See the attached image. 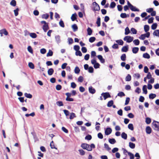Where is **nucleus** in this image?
I'll return each mask as SVG.
<instances>
[{"instance_id": "1", "label": "nucleus", "mask_w": 159, "mask_h": 159, "mask_svg": "<svg viewBox=\"0 0 159 159\" xmlns=\"http://www.w3.org/2000/svg\"><path fill=\"white\" fill-rule=\"evenodd\" d=\"M81 147L84 149H86L89 151H92L93 148H95V146L93 143L89 145L87 143H83L81 144Z\"/></svg>"}, {"instance_id": "2", "label": "nucleus", "mask_w": 159, "mask_h": 159, "mask_svg": "<svg viewBox=\"0 0 159 159\" xmlns=\"http://www.w3.org/2000/svg\"><path fill=\"white\" fill-rule=\"evenodd\" d=\"M153 126H154L153 127V129L157 131H159V122L154 120L152 123Z\"/></svg>"}, {"instance_id": "3", "label": "nucleus", "mask_w": 159, "mask_h": 159, "mask_svg": "<svg viewBox=\"0 0 159 159\" xmlns=\"http://www.w3.org/2000/svg\"><path fill=\"white\" fill-rule=\"evenodd\" d=\"M134 38L129 36H125L123 39L124 41H126L127 43H130L133 40Z\"/></svg>"}, {"instance_id": "4", "label": "nucleus", "mask_w": 159, "mask_h": 159, "mask_svg": "<svg viewBox=\"0 0 159 159\" xmlns=\"http://www.w3.org/2000/svg\"><path fill=\"white\" fill-rule=\"evenodd\" d=\"M93 10L95 11H98L100 10L99 5L96 2H94L93 3Z\"/></svg>"}, {"instance_id": "5", "label": "nucleus", "mask_w": 159, "mask_h": 159, "mask_svg": "<svg viewBox=\"0 0 159 159\" xmlns=\"http://www.w3.org/2000/svg\"><path fill=\"white\" fill-rule=\"evenodd\" d=\"M101 95L103 96L104 99L105 100L108 98L111 97V95L108 92L103 93L101 94Z\"/></svg>"}, {"instance_id": "6", "label": "nucleus", "mask_w": 159, "mask_h": 159, "mask_svg": "<svg viewBox=\"0 0 159 159\" xmlns=\"http://www.w3.org/2000/svg\"><path fill=\"white\" fill-rule=\"evenodd\" d=\"M112 129L110 128H107L105 130V133L106 135H109L111 133Z\"/></svg>"}, {"instance_id": "7", "label": "nucleus", "mask_w": 159, "mask_h": 159, "mask_svg": "<svg viewBox=\"0 0 159 159\" xmlns=\"http://www.w3.org/2000/svg\"><path fill=\"white\" fill-rule=\"evenodd\" d=\"M2 34H4L5 35H7L8 34V33L5 29H3L0 30V34L1 36H2Z\"/></svg>"}, {"instance_id": "8", "label": "nucleus", "mask_w": 159, "mask_h": 159, "mask_svg": "<svg viewBox=\"0 0 159 159\" xmlns=\"http://www.w3.org/2000/svg\"><path fill=\"white\" fill-rule=\"evenodd\" d=\"M130 9L133 11H139V10L136 8L135 7L132 5L130 7Z\"/></svg>"}, {"instance_id": "9", "label": "nucleus", "mask_w": 159, "mask_h": 159, "mask_svg": "<svg viewBox=\"0 0 159 159\" xmlns=\"http://www.w3.org/2000/svg\"><path fill=\"white\" fill-rule=\"evenodd\" d=\"M89 92L92 94H94L96 92L95 89L92 86H90L89 87Z\"/></svg>"}, {"instance_id": "10", "label": "nucleus", "mask_w": 159, "mask_h": 159, "mask_svg": "<svg viewBox=\"0 0 159 159\" xmlns=\"http://www.w3.org/2000/svg\"><path fill=\"white\" fill-rule=\"evenodd\" d=\"M55 39L57 44L61 42L60 36L59 35H57L55 37Z\"/></svg>"}, {"instance_id": "11", "label": "nucleus", "mask_w": 159, "mask_h": 159, "mask_svg": "<svg viewBox=\"0 0 159 159\" xmlns=\"http://www.w3.org/2000/svg\"><path fill=\"white\" fill-rule=\"evenodd\" d=\"M152 131V129L150 126H148L146 128V132L147 134H150L151 133Z\"/></svg>"}, {"instance_id": "12", "label": "nucleus", "mask_w": 159, "mask_h": 159, "mask_svg": "<svg viewBox=\"0 0 159 159\" xmlns=\"http://www.w3.org/2000/svg\"><path fill=\"white\" fill-rule=\"evenodd\" d=\"M49 28L48 24L46 25H44L43 26V29L45 32H47Z\"/></svg>"}, {"instance_id": "13", "label": "nucleus", "mask_w": 159, "mask_h": 159, "mask_svg": "<svg viewBox=\"0 0 159 159\" xmlns=\"http://www.w3.org/2000/svg\"><path fill=\"white\" fill-rule=\"evenodd\" d=\"M77 16V15L76 13H75L73 14L71 16V20L72 21H75L76 19Z\"/></svg>"}, {"instance_id": "14", "label": "nucleus", "mask_w": 159, "mask_h": 159, "mask_svg": "<svg viewBox=\"0 0 159 159\" xmlns=\"http://www.w3.org/2000/svg\"><path fill=\"white\" fill-rule=\"evenodd\" d=\"M72 28L74 32H75L78 30V27L76 24H74L72 25Z\"/></svg>"}, {"instance_id": "15", "label": "nucleus", "mask_w": 159, "mask_h": 159, "mask_svg": "<svg viewBox=\"0 0 159 159\" xmlns=\"http://www.w3.org/2000/svg\"><path fill=\"white\" fill-rule=\"evenodd\" d=\"M139 48L138 47H134L132 48V51L134 53H137L139 51Z\"/></svg>"}, {"instance_id": "16", "label": "nucleus", "mask_w": 159, "mask_h": 159, "mask_svg": "<svg viewBox=\"0 0 159 159\" xmlns=\"http://www.w3.org/2000/svg\"><path fill=\"white\" fill-rule=\"evenodd\" d=\"M54 72V70L52 68H50L48 71V74L49 75H52Z\"/></svg>"}, {"instance_id": "17", "label": "nucleus", "mask_w": 159, "mask_h": 159, "mask_svg": "<svg viewBox=\"0 0 159 159\" xmlns=\"http://www.w3.org/2000/svg\"><path fill=\"white\" fill-rule=\"evenodd\" d=\"M153 35L157 37H159V30H155L153 32Z\"/></svg>"}, {"instance_id": "18", "label": "nucleus", "mask_w": 159, "mask_h": 159, "mask_svg": "<svg viewBox=\"0 0 159 159\" xmlns=\"http://www.w3.org/2000/svg\"><path fill=\"white\" fill-rule=\"evenodd\" d=\"M128 51V46H125L123 47L121 49L122 52H126Z\"/></svg>"}, {"instance_id": "19", "label": "nucleus", "mask_w": 159, "mask_h": 159, "mask_svg": "<svg viewBox=\"0 0 159 159\" xmlns=\"http://www.w3.org/2000/svg\"><path fill=\"white\" fill-rule=\"evenodd\" d=\"M87 32L88 34L89 35H90L92 34L93 31L90 28L88 27L87 29Z\"/></svg>"}, {"instance_id": "20", "label": "nucleus", "mask_w": 159, "mask_h": 159, "mask_svg": "<svg viewBox=\"0 0 159 159\" xmlns=\"http://www.w3.org/2000/svg\"><path fill=\"white\" fill-rule=\"evenodd\" d=\"M108 141L111 144H114L116 143V141L114 139H109Z\"/></svg>"}, {"instance_id": "21", "label": "nucleus", "mask_w": 159, "mask_h": 159, "mask_svg": "<svg viewBox=\"0 0 159 159\" xmlns=\"http://www.w3.org/2000/svg\"><path fill=\"white\" fill-rule=\"evenodd\" d=\"M126 55L125 54H123L120 57L121 60L122 61H125L126 59Z\"/></svg>"}, {"instance_id": "22", "label": "nucleus", "mask_w": 159, "mask_h": 159, "mask_svg": "<svg viewBox=\"0 0 159 159\" xmlns=\"http://www.w3.org/2000/svg\"><path fill=\"white\" fill-rule=\"evenodd\" d=\"M143 93L145 94H147V86L146 85H144L143 86Z\"/></svg>"}, {"instance_id": "23", "label": "nucleus", "mask_w": 159, "mask_h": 159, "mask_svg": "<svg viewBox=\"0 0 159 159\" xmlns=\"http://www.w3.org/2000/svg\"><path fill=\"white\" fill-rule=\"evenodd\" d=\"M113 104V100H111L109 101L107 104V106L108 107H111Z\"/></svg>"}, {"instance_id": "24", "label": "nucleus", "mask_w": 159, "mask_h": 159, "mask_svg": "<svg viewBox=\"0 0 159 159\" xmlns=\"http://www.w3.org/2000/svg\"><path fill=\"white\" fill-rule=\"evenodd\" d=\"M80 71V70L78 66H76L74 70V72L75 74H78Z\"/></svg>"}, {"instance_id": "25", "label": "nucleus", "mask_w": 159, "mask_h": 159, "mask_svg": "<svg viewBox=\"0 0 159 159\" xmlns=\"http://www.w3.org/2000/svg\"><path fill=\"white\" fill-rule=\"evenodd\" d=\"M129 146L130 148L134 149L135 147V144L133 143L129 142Z\"/></svg>"}, {"instance_id": "26", "label": "nucleus", "mask_w": 159, "mask_h": 159, "mask_svg": "<svg viewBox=\"0 0 159 159\" xmlns=\"http://www.w3.org/2000/svg\"><path fill=\"white\" fill-rule=\"evenodd\" d=\"M30 36L32 38H35L37 37V34L34 33H30Z\"/></svg>"}, {"instance_id": "27", "label": "nucleus", "mask_w": 159, "mask_h": 159, "mask_svg": "<svg viewBox=\"0 0 159 159\" xmlns=\"http://www.w3.org/2000/svg\"><path fill=\"white\" fill-rule=\"evenodd\" d=\"M131 76L129 74H128L125 77V80L126 81H129L131 80Z\"/></svg>"}, {"instance_id": "28", "label": "nucleus", "mask_w": 159, "mask_h": 159, "mask_svg": "<svg viewBox=\"0 0 159 159\" xmlns=\"http://www.w3.org/2000/svg\"><path fill=\"white\" fill-rule=\"evenodd\" d=\"M156 96V95L155 94L151 93L149 96V98L150 99H153L155 98Z\"/></svg>"}, {"instance_id": "29", "label": "nucleus", "mask_w": 159, "mask_h": 159, "mask_svg": "<svg viewBox=\"0 0 159 159\" xmlns=\"http://www.w3.org/2000/svg\"><path fill=\"white\" fill-rule=\"evenodd\" d=\"M130 32V30L128 27H126L125 29V35L128 34Z\"/></svg>"}, {"instance_id": "30", "label": "nucleus", "mask_w": 159, "mask_h": 159, "mask_svg": "<svg viewBox=\"0 0 159 159\" xmlns=\"http://www.w3.org/2000/svg\"><path fill=\"white\" fill-rule=\"evenodd\" d=\"M144 29L145 31L147 32L149 30V26L148 25H145L144 26Z\"/></svg>"}, {"instance_id": "31", "label": "nucleus", "mask_w": 159, "mask_h": 159, "mask_svg": "<svg viewBox=\"0 0 159 159\" xmlns=\"http://www.w3.org/2000/svg\"><path fill=\"white\" fill-rule=\"evenodd\" d=\"M121 137L125 139H127V134L125 132H123L121 135Z\"/></svg>"}, {"instance_id": "32", "label": "nucleus", "mask_w": 159, "mask_h": 159, "mask_svg": "<svg viewBox=\"0 0 159 159\" xmlns=\"http://www.w3.org/2000/svg\"><path fill=\"white\" fill-rule=\"evenodd\" d=\"M143 56V58H145L149 59L150 58L149 55L147 53H144Z\"/></svg>"}, {"instance_id": "33", "label": "nucleus", "mask_w": 159, "mask_h": 159, "mask_svg": "<svg viewBox=\"0 0 159 159\" xmlns=\"http://www.w3.org/2000/svg\"><path fill=\"white\" fill-rule=\"evenodd\" d=\"M49 16V15L48 14L46 13L45 14H43L42 15V17L44 19H47L48 18Z\"/></svg>"}, {"instance_id": "34", "label": "nucleus", "mask_w": 159, "mask_h": 159, "mask_svg": "<svg viewBox=\"0 0 159 159\" xmlns=\"http://www.w3.org/2000/svg\"><path fill=\"white\" fill-rule=\"evenodd\" d=\"M100 18L99 16H98L97 18L96 22V24H97L98 27H99L100 26Z\"/></svg>"}, {"instance_id": "35", "label": "nucleus", "mask_w": 159, "mask_h": 159, "mask_svg": "<svg viewBox=\"0 0 159 159\" xmlns=\"http://www.w3.org/2000/svg\"><path fill=\"white\" fill-rule=\"evenodd\" d=\"M76 116L75 113L72 112L70 114V119H73L74 118L76 117Z\"/></svg>"}, {"instance_id": "36", "label": "nucleus", "mask_w": 159, "mask_h": 159, "mask_svg": "<svg viewBox=\"0 0 159 159\" xmlns=\"http://www.w3.org/2000/svg\"><path fill=\"white\" fill-rule=\"evenodd\" d=\"M104 148L108 151H109L111 150V148L109 147V145L105 143L104 144Z\"/></svg>"}, {"instance_id": "37", "label": "nucleus", "mask_w": 159, "mask_h": 159, "mask_svg": "<svg viewBox=\"0 0 159 159\" xmlns=\"http://www.w3.org/2000/svg\"><path fill=\"white\" fill-rule=\"evenodd\" d=\"M24 95L26 98H31L32 97V96L31 94L26 93H25Z\"/></svg>"}, {"instance_id": "38", "label": "nucleus", "mask_w": 159, "mask_h": 159, "mask_svg": "<svg viewBox=\"0 0 159 159\" xmlns=\"http://www.w3.org/2000/svg\"><path fill=\"white\" fill-rule=\"evenodd\" d=\"M157 23H153L151 26V28L152 30H155L157 27Z\"/></svg>"}, {"instance_id": "39", "label": "nucleus", "mask_w": 159, "mask_h": 159, "mask_svg": "<svg viewBox=\"0 0 159 159\" xmlns=\"http://www.w3.org/2000/svg\"><path fill=\"white\" fill-rule=\"evenodd\" d=\"M151 122V119L149 117H147L146 118L145 122L147 124H149Z\"/></svg>"}, {"instance_id": "40", "label": "nucleus", "mask_w": 159, "mask_h": 159, "mask_svg": "<svg viewBox=\"0 0 159 159\" xmlns=\"http://www.w3.org/2000/svg\"><path fill=\"white\" fill-rule=\"evenodd\" d=\"M10 4L11 6L15 7L16 5V2L15 0H12L10 2Z\"/></svg>"}, {"instance_id": "41", "label": "nucleus", "mask_w": 159, "mask_h": 159, "mask_svg": "<svg viewBox=\"0 0 159 159\" xmlns=\"http://www.w3.org/2000/svg\"><path fill=\"white\" fill-rule=\"evenodd\" d=\"M50 146L51 147V148L52 149L54 148L56 149H57V148L55 147V145L54 144L53 141H52L51 142L50 144Z\"/></svg>"}, {"instance_id": "42", "label": "nucleus", "mask_w": 159, "mask_h": 159, "mask_svg": "<svg viewBox=\"0 0 159 159\" xmlns=\"http://www.w3.org/2000/svg\"><path fill=\"white\" fill-rule=\"evenodd\" d=\"M75 54L76 56H79L80 57L82 56V53L79 50L77 51H76Z\"/></svg>"}, {"instance_id": "43", "label": "nucleus", "mask_w": 159, "mask_h": 159, "mask_svg": "<svg viewBox=\"0 0 159 159\" xmlns=\"http://www.w3.org/2000/svg\"><path fill=\"white\" fill-rule=\"evenodd\" d=\"M28 66L31 69H34V64L31 62L29 63Z\"/></svg>"}, {"instance_id": "44", "label": "nucleus", "mask_w": 159, "mask_h": 159, "mask_svg": "<svg viewBox=\"0 0 159 159\" xmlns=\"http://www.w3.org/2000/svg\"><path fill=\"white\" fill-rule=\"evenodd\" d=\"M116 42L119 44L121 45H122L124 43L123 41L121 39L116 40Z\"/></svg>"}, {"instance_id": "45", "label": "nucleus", "mask_w": 159, "mask_h": 159, "mask_svg": "<svg viewBox=\"0 0 159 159\" xmlns=\"http://www.w3.org/2000/svg\"><path fill=\"white\" fill-rule=\"evenodd\" d=\"M59 24L60 26L62 28H64L65 27V25L63 21L61 20L59 22Z\"/></svg>"}, {"instance_id": "46", "label": "nucleus", "mask_w": 159, "mask_h": 159, "mask_svg": "<svg viewBox=\"0 0 159 159\" xmlns=\"http://www.w3.org/2000/svg\"><path fill=\"white\" fill-rule=\"evenodd\" d=\"M53 52L51 50H49L47 54V57L51 56L53 55Z\"/></svg>"}, {"instance_id": "47", "label": "nucleus", "mask_w": 159, "mask_h": 159, "mask_svg": "<svg viewBox=\"0 0 159 159\" xmlns=\"http://www.w3.org/2000/svg\"><path fill=\"white\" fill-rule=\"evenodd\" d=\"M139 41L138 39H135L133 41V43L135 45H138L139 44Z\"/></svg>"}, {"instance_id": "48", "label": "nucleus", "mask_w": 159, "mask_h": 159, "mask_svg": "<svg viewBox=\"0 0 159 159\" xmlns=\"http://www.w3.org/2000/svg\"><path fill=\"white\" fill-rule=\"evenodd\" d=\"M128 155L130 157V159H134V156L133 154L130 152H128Z\"/></svg>"}, {"instance_id": "49", "label": "nucleus", "mask_w": 159, "mask_h": 159, "mask_svg": "<svg viewBox=\"0 0 159 159\" xmlns=\"http://www.w3.org/2000/svg\"><path fill=\"white\" fill-rule=\"evenodd\" d=\"M128 128L131 130H133L134 129L133 125L132 124H129L128 125Z\"/></svg>"}, {"instance_id": "50", "label": "nucleus", "mask_w": 159, "mask_h": 159, "mask_svg": "<svg viewBox=\"0 0 159 159\" xmlns=\"http://www.w3.org/2000/svg\"><path fill=\"white\" fill-rule=\"evenodd\" d=\"M96 39V38L95 37H90L89 39V41L90 43H93L94 42Z\"/></svg>"}, {"instance_id": "51", "label": "nucleus", "mask_w": 159, "mask_h": 159, "mask_svg": "<svg viewBox=\"0 0 159 159\" xmlns=\"http://www.w3.org/2000/svg\"><path fill=\"white\" fill-rule=\"evenodd\" d=\"M92 138V136L88 134L85 138V139L88 140H90Z\"/></svg>"}, {"instance_id": "52", "label": "nucleus", "mask_w": 159, "mask_h": 159, "mask_svg": "<svg viewBox=\"0 0 159 159\" xmlns=\"http://www.w3.org/2000/svg\"><path fill=\"white\" fill-rule=\"evenodd\" d=\"M88 70V72L90 73H93V72L94 69L92 66H90Z\"/></svg>"}, {"instance_id": "53", "label": "nucleus", "mask_w": 159, "mask_h": 159, "mask_svg": "<svg viewBox=\"0 0 159 159\" xmlns=\"http://www.w3.org/2000/svg\"><path fill=\"white\" fill-rule=\"evenodd\" d=\"M56 104L59 107L63 106V104L62 101H57L56 102Z\"/></svg>"}, {"instance_id": "54", "label": "nucleus", "mask_w": 159, "mask_h": 159, "mask_svg": "<svg viewBox=\"0 0 159 159\" xmlns=\"http://www.w3.org/2000/svg\"><path fill=\"white\" fill-rule=\"evenodd\" d=\"M130 30L133 34H137V31L135 29L132 28Z\"/></svg>"}, {"instance_id": "55", "label": "nucleus", "mask_w": 159, "mask_h": 159, "mask_svg": "<svg viewBox=\"0 0 159 159\" xmlns=\"http://www.w3.org/2000/svg\"><path fill=\"white\" fill-rule=\"evenodd\" d=\"M19 11V9L18 8H17L16 9L14 10V12L15 16H17L18 15Z\"/></svg>"}, {"instance_id": "56", "label": "nucleus", "mask_w": 159, "mask_h": 159, "mask_svg": "<svg viewBox=\"0 0 159 159\" xmlns=\"http://www.w3.org/2000/svg\"><path fill=\"white\" fill-rule=\"evenodd\" d=\"M78 151L80 155L83 156L85 154V152L83 149H79Z\"/></svg>"}, {"instance_id": "57", "label": "nucleus", "mask_w": 159, "mask_h": 159, "mask_svg": "<svg viewBox=\"0 0 159 159\" xmlns=\"http://www.w3.org/2000/svg\"><path fill=\"white\" fill-rule=\"evenodd\" d=\"M120 16L122 18H125L127 17V15L125 13H122L120 15Z\"/></svg>"}, {"instance_id": "58", "label": "nucleus", "mask_w": 159, "mask_h": 159, "mask_svg": "<svg viewBox=\"0 0 159 159\" xmlns=\"http://www.w3.org/2000/svg\"><path fill=\"white\" fill-rule=\"evenodd\" d=\"M116 3L114 2H113L111 3L110 4V7L111 8H113L115 7L116 6Z\"/></svg>"}, {"instance_id": "59", "label": "nucleus", "mask_w": 159, "mask_h": 159, "mask_svg": "<svg viewBox=\"0 0 159 159\" xmlns=\"http://www.w3.org/2000/svg\"><path fill=\"white\" fill-rule=\"evenodd\" d=\"M68 40L69 44H70V45L71 44L73 43V40L71 38H68Z\"/></svg>"}, {"instance_id": "60", "label": "nucleus", "mask_w": 159, "mask_h": 159, "mask_svg": "<svg viewBox=\"0 0 159 159\" xmlns=\"http://www.w3.org/2000/svg\"><path fill=\"white\" fill-rule=\"evenodd\" d=\"M74 49L75 51H77L79 50L80 47L79 45H75L74 46Z\"/></svg>"}, {"instance_id": "61", "label": "nucleus", "mask_w": 159, "mask_h": 159, "mask_svg": "<svg viewBox=\"0 0 159 159\" xmlns=\"http://www.w3.org/2000/svg\"><path fill=\"white\" fill-rule=\"evenodd\" d=\"M27 49L28 51L30 53H32L33 52V50L30 46H29L28 47Z\"/></svg>"}, {"instance_id": "62", "label": "nucleus", "mask_w": 159, "mask_h": 159, "mask_svg": "<svg viewBox=\"0 0 159 159\" xmlns=\"http://www.w3.org/2000/svg\"><path fill=\"white\" fill-rule=\"evenodd\" d=\"M117 96L120 97H122L125 96V94L123 92H120L118 93Z\"/></svg>"}, {"instance_id": "63", "label": "nucleus", "mask_w": 159, "mask_h": 159, "mask_svg": "<svg viewBox=\"0 0 159 159\" xmlns=\"http://www.w3.org/2000/svg\"><path fill=\"white\" fill-rule=\"evenodd\" d=\"M100 66V65L97 62L93 65L95 69H97L99 68Z\"/></svg>"}, {"instance_id": "64", "label": "nucleus", "mask_w": 159, "mask_h": 159, "mask_svg": "<svg viewBox=\"0 0 159 159\" xmlns=\"http://www.w3.org/2000/svg\"><path fill=\"white\" fill-rule=\"evenodd\" d=\"M144 99V98L143 96H141L139 97V101L140 102H143Z\"/></svg>"}]
</instances>
